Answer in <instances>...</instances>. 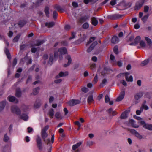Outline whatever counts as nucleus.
I'll return each instance as SVG.
<instances>
[{"mask_svg":"<svg viewBox=\"0 0 152 152\" xmlns=\"http://www.w3.org/2000/svg\"><path fill=\"white\" fill-rule=\"evenodd\" d=\"M58 52L61 55L65 54L67 53V50L66 48L64 47L59 49L58 50H55L53 58V55L52 54L50 55L49 63L50 64H52L53 61H55L58 57Z\"/></svg>","mask_w":152,"mask_h":152,"instance_id":"f257e3e1","label":"nucleus"},{"mask_svg":"<svg viewBox=\"0 0 152 152\" xmlns=\"http://www.w3.org/2000/svg\"><path fill=\"white\" fill-rule=\"evenodd\" d=\"M12 112L17 115H20L19 117L24 121H26L28 119V116L25 114L20 115L21 111L20 109L16 106H12L11 108Z\"/></svg>","mask_w":152,"mask_h":152,"instance_id":"f03ea898","label":"nucleus"},{"mask_svg":"<svg viewBox=\"0 0 152 152\" xmlns=\"http://www.w3.org/2000/svg\"><path fill=\"white\" fill-rule=\"evenodd\" d=\"M145 0H140L137 1L134 7L135 10H138L143 5Z\"/></svg>","mask_w":152,"mask_h":152,"instance_id":"7ed1b4c3","label":"nucleus"},{"mask_svg":"<svg viewBox=\"0 0 152 152\" xmlns=\"http://www.w3.org/2000/svg\"><path fill=\"white\" fill-rule=\"evenodd\" d=\"M130 132L131 133L134 134L135 136L138 139H144L143 136L141 135L140 133H139L134 129H131L130 130Z\"/></svg>","mask_w":152,"mask_h":152,"instance_id":"20e7f679","label":"nucleus"},{"mask_svg":"<svg viewBox=\"0 0 152 152\" xmlns=\"http://www.w3.org/2000/svg\"><path fill=\"white\" fill-rule=\"evenodd\" d=\"M123 15H120L118 14H115L109 15L107 16V18L108 19L113 20H116L121 18Z\"/></svg>","mask_w":152,"mask_h":152,"instance_id":"39448f33","label":"nucleus"},{"mask_svg":"<svg viewBox=\"0 0 152 152\" xmlns=\"http://www.w3.org/2000/svg\"><path fill=\"white\" fill-rule=\"evenodd\" d=\"M89 17L90 16L88 15H85L82 16L78 19V21L80 23H83L88 20Z\"/></svg>","mask_w":152,"mask_h":152,"instance_id":"423d86ee","label":"nucleus"},{"mask_svg":"<svg viewBox=\"0 0 152 152\" xmlns=\"http://www.w3.org/2000/svg\"><path fill=\"white\" fill-rule=\"evenodd\" d=\"M80 102V101L78 100L72 99L68 102V104L69 106H72L79 104Z\"/></svg>","mask_w":152,"mask_h":152,"instance_id":"0eeeda50","label":"nucleus"},{"mask_svg":"<svg viewBox=\"0 0 152 152\" xmlns=\"http://www.w3.org/2000/svg\"><path fill=\"white\" fill-rule=\"evenodd\" d=\"M37 145L39 149L42 150V144L41 142V139L39 137H38L37 139Z\"/></svg>","mask_w":152,"mask_h":152,"instance_id":"6e6552de","label":"nucleus"},{"mask_svg":"<svg viewBox=\"0 0 152 152\" xmlns=\"http://www.w3.org/2000/svg\"><path fill=\"white\" fill-rule=\"evenodd\" d=\"M98 44L97 42L96 41L94 42L90 46L87 50V52H90L94 48V47L96 45Z\"/></svg>","mask_w":152,"mask_h":152,"instance_id":"1a4fd4ad","label":"nucleus"},{"mask_svg":"<svg viewBox=\"0 0 152 152\" xmlns=\"http://www.w3.org/2000/svg\"><path fill=\"white\" fill-rule=\"evenodd\" d=\"M66 58L68 60V62L67 64H64V67H65L69 66L71 64L72 62V59L70 55H68L66 57Z\"/></svg>","mask_w":152,"mask_h":152,"instance_id":"9d476101","label":"nucleus"},{"mask_svg":"<svg viewBox=\"0 0 152 152\" xmlns=\"http://www.w3.org/2000/svg\"><path fill=\"white\" fill-rule=\"evenodd\" d=\"M54 8L58 12L61 13H62L64 12L63 9L58 4L55 5L54 6Z\"/></svg>","mask_w":152,"mask_h":152,"instance_id":"9b49d317","label":"nucleus"},{"mask_svg":"<svg viewBox=\"0 0 152 152\" xmlns=\"http://www.w3.org/2000/svg\"><path fill=\"white\" fill-rule=\"evenodd\" d=\"M6 104V101H3L0 102V112L2 111L4 109Z\"/></svg>","mask_w":152,"mask_h":152,"instance_id":"f8f14e48","label":"nucleus"},{"mask_svg":"<svg viewBox=\"0 0 152 152\" xmlns=\"http://www.w3.org/2000/svg\"><path fill=\"white\" fill-rule=\"evenodd\" d=\"M125 94V92L124 91H123L121 92V94L116 99L117 101H121L124 98Z\"/></svg>","mask_w":152,"mask_h":152,"instance_id":"ddd939ff","label":"nucleus"},{"mask_svg":"<svg viewBox=\"0 0 152 152\" xmlns=\"http://www.w3.org/2000/svg\"><path fill=\"white\" fill-rule=\"evenodd\" d=\"M8 99L10 102H15V103H17L18 102V100L16 99L14 96H9L8 97Z\"/></svg>","mask_w":152,"mask_h":152,"instance_id":"4468645a","label":"nucleus"},{"mask_svg":"<svg viewBox=\"0 0 152 152\" xmlns=\"http://www.w3.org/2000/svg\"><path fill=\"white\" fill-rule=\"evenodd\" d=\"M91 23L92 24L95 26L97 25L98 21L96 18L95 17H92L91 18Z\"/></svg>","mask_w":152,"mask_h":152,"instance_id":"2eb2a0df","label":"nucleus"},{"mask_svg":"<svg viewBox=\"0 0 152 152\" xmlns=\"http://www.w3.org/2000/svg\"><path fill=\"white\" fill-rule=\"evenodd\" d=\"M119 39L118 37L115 36H113L111 39V42L113 44H116L118 42Z\"/></svg>","mask_w":152,"mask_h":152,"instance_id":"dca6fc26","label":"nucleus"},{"mask_svg":"<svg viewBox=\"0 0 152 152\" xmlns=\"http://www.w3.org/2000/svg\"><path fill=\"white\" fill-rule=\"evenodd\" d=\"M68 73L67 72H60L58 75H57L56 77V78H59L60 77H62L63 76H66L68 75Z\"/></svg>","mask_w":152,"mask_h":152,"instance_id":"f3484780","label":"nucleus"},{"mask_svg":"<svg viewBox=\"0 0 152 152\" xmlns=\"http://www.w3.org/2000/svg\"><path fill=\"white\" fill-rule=\"evenodd\" d=\"M125 74V78L127 81L128 82H132L133 81V77L132 76H130L129 78L128 77V75L129 74L128 73H126Z\"/></svg>","mask_w":152,"mask_h":152,"instance_id":"a211bd4d","label":"nucleus"},{"mask_svg":"<svg viewBox=\"0 0 152 152\" xmlns=\"http://www.w3.org/2000/svg\"><path fill=\"white\" fill-rule=\"evenodd\" d=\"M143 95V93L142 92L137 93L135 95L134 98L136 100H138L141 98Z\"/></svg>","mask_w":152,"mask_h":152,"instance_id":"6ab92c4d","label":"nucleus"},{"mask_svg":"<svg viewBox=\"0 0 152 152\" xmlns=\"http://www.w3.org/2000/svg\"><path fill=\"white\" fill-rule=\"evenodd\" d=\"M41 136L44 141H45V138L48 136V134L46 132L44 131H42Z\"/></svg>","mask_w":152,"mask_h":152,"instance_id":"aec40b11","label":"nucleus"},{"mask_svg":"<svg viewBox=\"0 0 152 152\" xmlns=\"http://www.w3.org/2000/svg\"><path fill=\"white\" fill-rule=\"evenodd\" d=\"M41 105L40 101L39 100H37L36 101L34 104V107L35 108H39Z\"/></svg>","mask_w":152,"mask_h":152,"instance_id":"412c9836","label":"nucleus"},{"mask_svg":"<svg viewBox=\"0 0 152 152\" xmlns=\"http://www.w3.org/2000/svg\"><path fill=\"white\" fill-rule=\"evenodd\" d=\"M82 144L81 142H79L76 144L72 146V149L75 151L77 148Z\"/></svg>","mask_w":152,"mask_h":152,"instance_id":"4be33fe9","label":"nucleus"},{"mask_svg":"<svg viewBox=\"0 0 152 152\" xmlns=\"http://www.w3.org/2000/svg\"><path fill=\"white\" fill-rule=\"evenodd\" d=\"M55 25V23L53 22H51L49 23H45V26L47 27L48 28H51L53 27Z\"/></svg>","mask_w":152,"mask_h":152,"instance_id":"5701e85b","label":"nucleus"},{"mask_svg":"<svg viewBox=\"0 0 152 152\" xmlns=\"http://www.w3.org/2000/svg\"><path fill=\"white\" fill-rule=\"evenodd\" d=\"M128 117L127 112L125 111L123 112L121 115L120 118L121 119H125Z\"/></svg>","mask_w":152,"mask_h":152,"instance_id":"b1692460","label":"nucleus"},{"mask_svg":"<svg viewBox=\"0 0 152 152\" xmlns=\"http://www.w3.org/2000/svg\"><path fill=\"white\" fill-rule=\"evenodd\" d=\"M49 8L48 7H46L45 8V12L46 16L48 18H49Z\"/></svg>","mask_w":152,"mask_h":152,"instance_id":"393cba45","label":"nucleus"},{"mask_svg":"<svg viewBox=\"0 0 152 152\" xmlns=\"http://www.w3.org/2000/svg\"><path fill=\"white\" fill-rule=\"evenodd\" d=\"M149 16V14H147L145 15L143 17H142L141 18V20L142 22L144 23L147 20Z\"/></svg>","mask_w":152,"mask_h":152,"instance_id":"a878e982","label":"nucleus"},{"mask_svg":"<svg viewBox=\"0 0 152 152\" xmlns=\"http://www.w3.org/2000/svg\"><path fill=\"white\" fill-rule=\"evenodd\" d=\"M4 52L8 58L9 59H10L11 58V57L8 49L7 48H6Z\"/></svg>","mask_w":152,"mask_h":152,"instance_id":"bb28decb","label":"nucleus"},{"mask_svg":"<svg viewBox=\"0 0 152 152\" xmlns=\"http://www.w3.org/2000/svg\"><path fill=\"white\" fill-rule=\"evenodd\" d=\"M21 92L20 89L19 88H17L16 90V96L17 97H20L21 96Z\"/></svg>","mask_w":152,"mask_h":152,"instance_id":"cd10ccee","label":"nucleus"},{"mask_svg":"<svg viewBox=\"0 0 152 152\" xmlns=\"http://www.w3.org/2000/svg\"><path fill=\"white\" fill-rule=\"evenodd\" d=\"M28 47L27 45L22 44L20 45V50H25Z\"/></svg>","mask_w":152,"mask_h":152,"instance_id":"c85d7f7f","label":"nucleus"},{"mask_svg":"<svg viewBox=\"0 0 152 152\" xmlns=\"http://www.w3.org/2000/svg\"><path fill=\"white\" fill-rule=\"evenodd\" d=\"M40 88L39 87H37L33 90L32 94L34 95H37L38 93Z\"/></svg>","mask_w":152,"mask_h":152,"instance_id":"c756f323","label":"nucleus"},{"mask_svg":"<svg viewBox=\"0 0 152 152\" xmlns=\"http://www.w3.org/2000/svg\"><path fill=\"white\" fill-rule=\"evenodd\" d=\"M20 34H18L13 39V42H17L20 38Z\"/></svg>","mask_w":152,"mask_h":152,"instance_id":"7c9ffc66","label":"nucleus"},{"mask_svg":"<svg viewBox=\"0 0 152 152\" xmlns=\"http://www.w3.org/2000/svg\"><path fill=\"white\" fill-rule=\"evenodd\" d=\"M54 110L53 109H50L49 111L48 114L51 118H52L53 117L54 114Z\"/></svg>","mask_w":152,"mask_h":152,"instance_id":"2f4dec72","label":"nucleus"},{"mask_svg":"<svg viewBox=\"0 0 152 152\" xmlns=\"http://www.w3.org/2000/svg\"><path fill=\"white\" fill-rule=\"evenodd\" d=\"M149 62L148 59H146L142 61L140 64V65L142 66H144L147 65Z\"/></svg>","mask_w":152,"mask_h":152,"instance_id":"473e14b6","label":"nucleus"},{"mask_svg":"<svg viewBox=\"0 0 152 152\" xmlns=\"http://www.w3.org/2000/svg\"><path fill=\"white\" fill-rule=\"evenodd\" d=\"M26 23V22L24 20H21L19 21L18 24L20 27H23Z\"/></svg>","mask_w":152,"mask_h":152,"instance_id":"72a5a7b5","label":"nucleus"},{"mask_svg":"<svg viewBox=\"0 0 152 152\" xmlns=\"http://www.w3.org/2000/svg\"><path fill=\"white\" fill-rule=\"evenodd\" d=\"M96 39V37H91L89 41H88L87 44L86 46H88L89 44L91 43L93 41H94Z\"/></svg>","mask_w":152,"mask_h":152,"instance_id":"f704fd0d","label":"nucleus"},{"mask_svg":"<svg viewBox=\"0 0 152 152\" xmlns=\"http://www.w3.org/2000/svg\"><path fill=\"white\" fill-rule=\"evenodd\" d=\"M144 127L148 130H152V124H145L144 126Z\"/></svg>","mask_w":152,"mask_h":152,"instance_id":"c9c22d12","label":"nucleus"},{"mask_svg":"<svg viewBox=\"0 0 152 152\" xmlns=\"http://www.w3.org/2000/svg\"><path fill=\"white\" fill-rule=\"evenodd\" d=\"M107 82V80L106 79H103L101 83L100 84V86L101 87H103L104 85H105L106 83Z\"/></svg>","mask_w":152,"mask_h":152,"instance_id":"e433bc0d","label":"nucleus"},{"mask_svg":"<svg viewBox=\"0 0 152 152\" xmlns=\"http://www.w3.org/2000/svg\"><path fill=\"white\" fill-rule=\"evenodd\" d=\"M93 101V96L92 95H90L87 99V102L88 103H91Z\"/></svg>","mask_w":152,"mask_h":152,"instance_id":"4c0bfd02","label":"nucleus"},{"mask_svg":"<svg viewBox=\"0 0 152 152\" xmlns=\"http://www.w3.org/2000/svg\"><path fill=\"white\" fill-rule=\"evenodd\" d=\"M141 39L140 36H137L134 40V42L137 44H138Z\"/></svg>","mask_w":152,"mask_h":152,"instance_id":"58836bf2","label":"nucleus"},{"mask_svg":"<svg viewBox=\"0 0 152 152\" xmlns=\"http://www.w3.org/2000/svg\"><path fill=\"white\" fill-rule=\"evenodd\" d=\"M82 28L84 29L88 28L89 27V25L88 23L87 22L85 23L82 25Z\"/></svg>","mask_w":152,"mask_h":152,"instance_id":"ea45409f","label":"nucleus"},{"mask_svg":"<svg viewBox=\"0 0 152 152\" xmlns=\"http://www.w3.org/2000/svg\"><path fill=\"white\" fill-rule=\"evenodd\" d=\"M44 42V40H38L37 42V44L34 45L35 46H38L41 45Z\"/></svg>","mask_w":152,"mask_h":152,"instance_id":"a19ab883","label":"nucleus"},{"mask_svg":"<svg viewBox=\"0 0 152 152\" xmlns=\"http://www.w3.org/2000/svg\"><path fill=\"white\" fill-rule=\"evenodd\" d=\"M145 40L147 41L148 44L151 46V45L152 42L151 40L148 37H146L145 38Z\"/></svg>","mask_w":152,"mask_h":152,"instance_id":"79ce46f5","label":"nucleus"},{"mask_svg":"<svg viewBox=\"0 0 152 152\" xmlns=\"http://www.w3.org/2000/svg\"><path fill=\"white\" fill-rule=\"evenodd\" d=\"M149 10V7L148 6H145L144 7L143 12L145 13H147Z\"/></svg>","mask_w":152,"mask_h":152,"instance_id":"37998d69","label":"nucleus"},{"mask_svg":"<svg viewBox=\"0 0 152 152\" xmlns=\"http://www.w3.org/2000/svg\"><path fill=\"white\" fill-rule=\"evenodd\" d=\"M55 117L56 118L58 119H61L62 118V117L61 115L60 114V113L59 112H57L55 115Z\"/></svg>","mask_w":152,"mask_h":152,"instance_id":"c03bdc74","label":"nucleus"},{"mask_svg":"<svg viewBox=\"0 0 152 152\" xmlns=\"http://www.w3.org/2000/svg\"><path fill=\"white\" fill-rule=\"evenodd\" d=\"M140 45L141 47L142 48L145 47L146 46V44L143 41H140Z\"/></svg>","mask_w":152,"mask_h":152,"instance_id":"a18cd8bd","label":"nucleus"},{"mask_svg":"<svg viewBox=\"0 0 152 152\" xmlns=\"http://www.w3.org/2000/svg\"><path fill=\"white\" fill-rule=\"evenodd\" d=\"M132 122V126L133 127L135 128H138L139 127V126L137 125L136 124H135V122L133 120H131Z\"/></svg>","mask_w":152,"mask_h":152,"instance_id":"49530a36","label":"nucleus"},{"mask_svg":"<svg viewBox=\"0 0 152 152\" xmlns=\"http://www.w3.org/2000/svg\"><path fill=\"white\" fill-rule=\"evenodd\" d=\"M94 142L91 140L88 141L87 142V145L88 146H92L94 144Z\"/></svg>","mask_w":152,"mask_h":152,"instance_id":"de8ad7c7","label":"nucleus"},{"mask_svg":"<svg viewBox=\"0 0 152 152\" xmlns=\"http://www.w3.org/2000/svg\"><path fill=\"white\" fill-rule=\"evenodd\" d=\"M9 139V137L8 136H7V134H5L4 136V142H7L8 141Z\"/></svg>","mask_w":152,"mask_h":152,"instance_id":"09e8293b","label":"nucleus"},{"mask_svg":"<svg viewBox=\"0 0 152 152\" xmlns=\"http://www.w3.org/2000/svg\"><path fill=\"white\" fill-rule=\"evenodd\" d=\"M110 100V98L108 95H106L104 97L105 102L106 103L108 102Z\"/></svg>","mask_w":152,"mask_h":152,"instance_id":"8fccbe9b","label":"nucleus"},{"mask_svg":"<svg viewBox=\"0 0 152 152\" xmlns=\"http://www.w3.org/2000/svg\"><path fill=\"white\" fill-rule=\"evenodd\" d=\"M113 51L114 53L117 54L118 53V47L117 46H115L113 49Z\"/></svg>","mask_w":152,"mask_h":152,"instance_id":"3c124183","label":"nucleus"},{"mask_svg":"<svg viewBox=\"0 0 152 152\" xmlns=\"http://www.w3.org/2000/svg\"><path fill=\"white\" fill-rule=\"evenodd\" d=\"M58 15V14L57 12L55 11H54L53 12V17L54 19L56 18L57 16Z\"/></svg>","mask_w":152,"mask_h":152,"instance_id":"603ef678","label":"nucleus"},{"mask_svg":"<svg viewBox=\"0 0 152 152\" xmlns=\"http://www.w3.org/2000/svg\"><path fill=\"white\" fill-rule=\"evenodd\" d=\"M96 64H92L90 66L91 69L93 71L94 70Z\"/></svg>","mask_w":152,"mask_h":152,"instance_id":"864d4df0","label":"nucleus"},{"mask_svg":"<svg viewBox=\"0 0 152 152\" xmlns=\"http://www.w3.org/2000/svg\"><path fill=\"white\" fill-rule=\"evenodd\" d=\"M75 35H76V33H75L74 32H72V37H70L69 38V40H71V39H72L73 38H75Z\"/></svg>","mask_w":152,"mask_h":152,"instance_id":"5fc2aeb1","label":"nucleus"},{"mask_svg":"<svg viewBox=\"0 0 152 152\" xmlns=\"http://www.w3.org/2000/svg\"><path fill=\"white\" fill-rule=\"evenodd\" d=\"M75 125H77L78 126V130H79L81 127V125L79 122L78 121H77L75 122Z\"/></svg>","mask_w":152,"mask_h":152,"instance_id":"6e6d98bb","label":"nucleus"},{"mask_svg":"<svg viewBox=\"0 0 152 152\" xmlns=\"http://www.w3.org/2000/svg\"><path fill=\"white\" fill-rule=\"evenodd\" d=\"M81 90L83 92L85 93H86L88 91V89L87 88L85 87L82 88Z\"/></svg>","mask_w":152,"mask_h":152,"instance_id":"4d7b16f0","label":"nucleus"},{"mask_svg":"<svg viewBox=\"0 0 152 152\" xmlns=\"http://www.w3.org/2000/svg\"><path fill=\"white\" fill-rule=\"evenodd\" d=\"M93 0H84L83 2L86 4H87L90 2H92Z\"/></svg>","mask_w":152,"mask_h":152,"instance_id":"13d9d810","label":"nucleus"},{"mask_svg":"<svg viewBox=\"0 0 152 152\" xmlns=\"http://www.w3.org/2000/svg\"><path fill=\"white\" fill-rule=\"evenodd\" d=\"M116 0H111L110 2V4L112 5H114L116 4Z\"/></svg>","mask_w":152,"mask_h":152,"instance_id":"bf43d9fd","label":"nucleus"},{"mask_svg":"<svg viewBox=\"0 0 152 152\" xmlns=\"http://www.w3.org/2000/svg\"><path fill=\"white\" fill-rule=\"evenodd\" d=\"M17 63V59L16 58H15L13 60V63H12V66L13 67H14L16 65V64Z\"/></svg>","mask_w":152,"mask_h":152,"instance_id":"052dcab7","label":"nucleus"},{"mask_svg":"<svg viewBox=\"0 0 152 152\" xmlns=\"http://www.w3.org/2000/svg\"><path fill=\"white\" fill-rule=\"evenodd\" d=\"M72 5L74 7H78V4L77 3L75 2H73L72 3Z\"/></svg>","mask_w":152,"mask_h":152,"instance_id":"680f3d73","label":"nucleus"},{"mask_svg":"<svg viewBox=\"0 0 152 152\" xmlns=\"http://www.w3.org/2000/svg\"><path fill=\"white\" fill-rule=\"evenodd\" d=\"M97 81H98L97 75V74H96L94 78L93 81L94 82H95V83L97 82Z\"/></svg>","mask_w":152,"mask_h":152,"instance_id":"e2e57ef3","label":"nucleus"},{"mask_svg":"<svg viewBox=\"0 0 152 152\" xmlns=\"http://www.w3.org/2000/svg\"><path fill=\"white\" fill-rule=\"evenodd\" d=\"M141 106L142 107H143V109H144L145 110H147L148 108V107L144 104H142Z\"/></svg>","mask_w":152,"mask_h":152,"instance_id":"0e129e2a","label":"nucleus"},{"mask_svg":"<svg viewBox=\"0 0 152 152\" xmlns=\"http://www.w3.org/2000/svg\"><path fill=\"white\" fill-rule=\"evenodd\" d=\"M31 80V76H28L26 82V83H27L28 82H30Z\"/></svg>","mask_w":152,"mask_h":152,"instance_id":"69168bd1","label":"nucleus"},{"mask_svg":"<svg viewBox=\"0 0 152 152\" xmlns=\"http://www.w3.org/2000/svg\"><path fill=\"white\" fill-rule=\"evenodd\" d=\"M61 44L63 46H66L68 45L67 42L66 41H63L61 42Z\"/></svg>","mask_w":152,"mask_h":152,"instance_id":"338daca9","label":"nucleus"},{"mask_svg":"<svg viewBox=\"0 0 152 152\" xmlns=\"http://www.w3.org/2000/svg\"><path fill=\"white\" fill-rule=\"evenodd\" d=\"M120 82L122 83L124 86H127V83L125 80H122Z\"/></svg>","mask_w":152,"mask_h":152,"instance_id":"774afa93","label":"nucleus"}]
</instances>
